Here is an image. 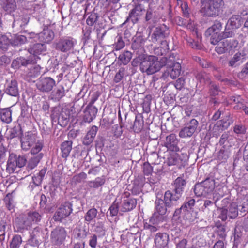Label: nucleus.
I'll return each instance as SVG.
<instances>
[{"instance_id":"ddd939ff","label":"nucleus","mask_w":248,"mask_h":248,"mask_svg":"<svg viewBox=\"0 0 248 248\" xmlns=\"http://www.w3.org/2000/svg\"><path fill=\"white\" fill-rule=\"evenodd\" d=\"M39 59L38 56L33 55H30L27 58L19 57L12 61L11 66L14 69H19L21 66L27 67L29 65L35 64Z\"/></svg>"},{"instance_id":"f257e3e1","label":"nucleus","mask_w":248,"mask_h":248,"mask_svg":"<svg viewBox=\"0 0 248 248\" xmlns=\"http://www.w3.org/2000/svg\"><path fill=\"white\" fill-rule=\"evenodd\" d=\"M167 62V57H163L159 61L155 56L141 54L132 60L131 64L133 67L139 65L142 73L149 75L159 71L162 67L165 66Z\"/></svg>"},{"instance_id":"338daca9","label":"nucleus","mask_w":248,"mask_h":248,"mask_svg":"<svg viewBox=\"0 0 248 248\" xmlns=\"http://www.w3.org/2000/svg\"><path fill=\"white\" fill-rule=\"evenodd\" d=\"M87 178L86 174L82 172L80 173L74 175L72 178V181L75 183H81L82 180L85 179Z\"/></svg>"},{"instance_id":"603ef678","label":"nucleus","mask_w":248,"mask_h":248,"mask_svg":"<svg viewBox=\"0 0 248 248\" xmlns=\"http://www.w3.org/2000/svg\"><path fill=\"white\" fill-rule=\"evenodd\" d=\"M198 126L199 122L196 119L194 118L186 122L185 124V126L191 130L193 132H195L197 131Z\"/></svg>"},{"instance_id":"f8f14e48","label":"nucleus","mask_w":248,"mask_h":248,"mask_svg":"<svg viewBox=\"0 0 248 248\" xmlns=\"http://www.w3.org/2000/svg\"><path fill=\"white\" fill-rule=\"evenodd\" d=\"M55 85V80L50 77H40L36 84L40 92L46 93L51 91Z\"/></svg>"},{"instance_id":"f704fd0d","label":"nucleus","mask_w":248,"mask_h":248,"mask_svg":"<svg viewBox=\"0 0 248 248\" xmlns=\"http://www.w3.org/2000/svg\"><path fill=\"white\" fill-rule=\"evenodd\" d=\"M137 205L135 199H124L122 203L121 210L123 212H128L133 210Z\"/></svg>"},{"instance_id":"a878e982","label":"nucleus","mask_w":248,"mask_h":248,"mask_svg":"<svg viewBox=\"0 0 248 248\" xmlns=\"http://www.w3.org/2000/svg\"><path fill=\"white\" fill-rule=\"evenodd\" d=\"M97 111L98 109L95 107L87 106L83 111V121L85 123H90L96 117Z\"/></svg>"},{"instance_id":"6ab92c4d","label":"nucleus","mask_w":248,"mask_h":248,"mask_svg":"<svg viewBox=\"0 0 248 248\" xmlns=\"http://www.w3.org/2000/svg\"><path fill=\"white\" fill-rule=\"evenodd\" d=\"M55 36L54 32L48 26H45L43 31L37 34L39 41L44 44L50 43L54 39Z\"/></svg>"},{"instance_id":"423d86ee","label":"nucleus","mask_w":248,"mask_h":248,"mask_svg":"<svg viewBox=\"0 0 248 248\" xmlns=\"http://www.w3.org/2000/svg\"><path fill=\"white\" fill-rule=\"evenodd\" d=\"M169 28L165 25L162 24L156 27L151 36V40L154 43H168L167 39L170 34Z\"/></svg>"},{"instance_id":"c03bdc74","label":"nucleus","mask_w":248,"mask_h":248,"mask_svg":"<svg viewBox=\"0 0 248 248\" xmlns=\"http://www.w3.org/2000/svg\"><path fill=\"white\" fill-rule=\"evenodd\" d=\"M228 216L231 219H234L238 214L237 205L235 203H232L228 207Z\"/></svg>"},{"instance_id":"b1692460","label":"nucleus","mask_w":248,"mask_h":248,"mask_svg":"<svg viewBox=\"0 0 248 248\" xmlns=\"http://www.w3.org/2000/svg\"><path fill=\"white\" fill-rule=\"evenodd\" d=\"M186 184V183L185 179L182 177H177L172 184L173 187L172 191L182 197L184 192Z\"/></svg>"},{"instance_id":"2eb2a0df","label":"nucleus","mask_w":248,"mask_h":248,"mask_svg":"<svg viewBox=\"0 0 248 248\" xmlns=\"http://www.w3.org/2000/svg\"><path fill=\"white\" fill-rule=\"evenodd\" d=\"M238 42L237 40L233 39L232 41L222 40L215 47V51L219 54H223L228 51L232 48L237 46Z\"/></svg>"},{"instance_id":"e2e57ef3","label":"nucleus","mask_w":248,"mask_h":248,"mask_svg":"<svg viewBox=\"0 0 248 248\" xmlns=\"http://www.w3.org/2000/svg\"><path fill=\"white\" fill-rule=\"evenodd\" d=\"M183 15L184 17L189 18L190 15V9L186 2H183L181 5Z\"/></svg>"},{"instance_id":"774afa93","label":"nucleus","mask_w":248,"mask_h":248,"mask_svg":"<svg viewBox=\"0 0 248 248\" xmlns=\"http://www.w3.org/2000/svg\"><path fill=\"white\" fill-rule=\"evenodd\" d=\"M238 76L241 79L248 77V62L245 64L241 71L238 73Z\"/></svg>"},{"instance_id":"de8ad7c7","label":"nucleus","mask_w":248,"mask_h":248,"mask_svg":"<svg viewBox=\"0 0 248 248\" xmlns=\"http://www.w3.org/2000/svg\"><path fill=\"white\" fill-rule=\"evenodd\" d=\"M208 89V93L212 96H215L218 94L220 92L219 87L212 81L210 84L207 86Z\"/></svg>"},{"instance_id":"a211bd4d","label":"nucleus","mask_w":248,"mask_h":248,"mask_svg":"<svg viewBox=\"0 0 248 248\" xmlns=\"http://www.w3.org/2000/svg\"><path fill=\"white\" fill-rule=\"evenodd\" d=\"M248 59V55L244 51L238 52L228 60V66L236 68L245 62Z\"/></svg>"},{"instance_id":"9b49d317","label":"nucleus","mask_w":248,"mask_h":248,"mask_svg":"<svg viewBox=\"0 0 248 248\" xmlns=\"http://www.w3.org/2000/svg\"><path fill=\"white\" fill-rule=\"evenodd\" d=\"M66 236L67 232L64 228L57 226L51 232V242L55 245L60 246L64 243Z\"/></svg>"},{"instance_id":"79ce46f5","label":"nucleus","mask_w":248,"mask_h":248,"mask_svg":"<svg viewBox=\"0 0 248 248\" xmlns=\"http://www.w3.org/2000/svg\"><path fill=\"white\" fill-rule=\"evenodd\" d=\"M72 142L70 140L65 141L61 144L62 156L66 158L72 149Z\"/></svg>"},{"instance_id":"4d7b16f0","label":"nucleus","mask_w":248,"mask_h":248,"mask_svg":"<svg viewBox=\"0 0 248 248\" xmlns=\"http://www.w3.org/2000/svg\"><path fill=\"white\" fill-rule=\"evenodd\" d=\"M22 243V238L20 235H16L13 237L10 245V248H18Z\"/></svg>"},{"instance_id":"1a4fd4ad","label":"nucleus","mask_w":248,"mask_h":248,"mask_svg":"<svg viewBox=\"0 0 248 248\" xmlns=\"http://www.w3.org/2000/svg\"><path fill=\"white\" fill-rule=\"evenodd\" d=\"M52 124L57 123L62 127L66 126L69 121V115L66 110L62 109L60 111L57 108L53 109L51 115Z\"/></svg>"},{"instance_id":"412c9836","label":"nucleus","mask_w":248,"mask_h":248,"mask_svg":"<svg viewBox=\"0 0 248 248\" xmlns=\"http://www.w3.org/2000/svg\"><path fill=\"white\" fill-rule=\"evenodd\" d=\"M19 90L18 83L16 79L7 81L4 89L5 93L11 96L18 98L19 95Z\"/></svg>"},{"instance_id":"09e8293b","label":"nucleus","mask_w":248,"mask_h":248,"mask_svg":"<svg viewBox=\"0 0 248 248\" xmlns=\"http://www.w3.org/2000/svg\"><path fill=\"white\" fill-rule=\"evenodd\" d=\"M10 45V40L3 34H0V49L5 51L7 50L8 47Z\"/></svg>"},{"instance_id":"ea45409f","label":"nucleus","mask_w":248,"mask_h":248,"mask_svg":"<svg viewBox=\"0 0 248 248\" xmlns=\"http://www.w3.org/2000/svg\"><path fill=\"white\" fill-rule=\"evenodd\" d=\"M0 115L2 122L8 124L12 121V110L10 108L1 109Z\"/></svg>"},{"instance_id":"7c9ffc66","label":"nucleus","mask_w":248,"mask_h":248,"mask_svg":"<svg viewBox=\"0 0 248 248\" xmlns=\"http://www.w3.org/2000/svg\"><path fill=\"white\" fill-rule=\"evenodd\" d=\"M197 202L199 204L203 205L201 207V210L207 215H210L214 208V203L212 201L208 200H198Z\"/></svg>"},{"instance_id":"20e7f679","label":"nucleus","mask_w":248,"mask_h":248,"mask_svg":"<svg viewBox=\"0 0 248 248\" xmlns=\"http://www.w3.org/2000/svg\"><path fill=\"white\" fill-rule=\"evenodd\" d=\"M215 187V180L208 177L201 183L196 184L194 188L195 194L198 196H206L211 194Z\"/></svg>"},{"instance_id":"58836bf2","label":"nucleus","mask_w":248,"mask_h":248,"mask_svg":"<svg viewBox=\"0 0 248 248\" xmlns=\"http://www.w3.org/2000/svg\"><path fill=\"white\" fill-rule=\"evenodd\" d=\"M44 154L42 153H39V154L34 155L32 157L29 161L27 168L28 170H31L36 167L40 162L41 159L42 158Z\"/></svg>"},{"instance_id":"cd10ccee","label":"nucleus","mask_w":248,"mask_h":248,"mask_svg":"<svg viewBox=\"0 0 248 248\" xmlns=\"http://www.w3.org/2000/svg\"><path fill=\"white\" fill-rule=\"evenodd\" d=\"M169 242V235L166 233H158L155 238V243L158 248H163Z\"/></svg>"},{"instance_id":"052dcab7","label":"nucleus","mask_w":248,"mask_h":248,"mask_svg":"<svg viewBox=\"0 0 248 248\" xmlns=\"http://www.w3.org/2000/svg\"><path fill=\"white\" fill-rule=\"evenodd\" d=\"M31 235L40 240H42L44 238L43 230L39 227H35Z\"/></svg>"},{"instance_id":"e433bc0d","label":"nucleus","mask_w":248,"mask_h":248,"mask_svg":"<svg viewBox=\"0 0 248 248\" xmlns=\"http://www.w3.org/2000/svg\"><path fill=\"white\" fill-rule=\"evenodd\" d=\"M222 29V24L219 20H216L212 26L208 28L205 32L206 36H210L212 33H218Z\"/></svg>"},{"instance_id":"864d4df0","label":"nucleus","mask_w":248,"mask_h":248,"mask_svg":"<svg viewBox=\"0 0 248 248\" xmlns=\"http://www.w3.org/2000/svg\"><path fill=\"white\" fill-rule=\"evenodd\" d=\"M161 46H159L154 50V54L162 56L165 54L169 49L168 43L160 44Z\"/></svg>"},{"instance_id":"c9c22d12","label":"nucleus","mask_w":248,"mask_h":248,"mask_svg":"<svg viewBox=\"0 0 248 248\" xmlns=\"http://www.w3.org/2000/svg\"><path fill=\"white\" fill-rule=\"evenodd\" d=\"M9 40L10 45L15 47L20 46L27 41V37L25 36L17 34L12 37Z\"/></svg>"},{"instance_id":"4be33fe9","label":"nucleus","mask_w":248,"mask_h":248,"mask_svg":"<svg viewBox=\"0 0 248 248\" xmlns=\"http://www.w3.org/2000/svg\"><path fill=\"white\" fill-rule=\"evenodd\" d=\"M36 140V136L31 132H28L26 133L25 136L21 139V147L24 150H28L34 144Z\"/></svg>"},{"instance_id":"39448f33","label":"nucleus","mask_w":248,"mask_h":248,"mask_svg":"<svg viewBox=\"0 0 248 248\" xmlns=\"http://www.w3.org/2000/svg\"><path fill=\"white\" fill-rule=\"evenodd\" d=\"M75 44V41L72 37L64 36L56 39L52 46L58 51L68 53L74 49Z\"/></svg>"},{"instance_id":"2f4dec72","label":"nucleus","mask_w":248,"mask_h":248,"mask_svg":"<svg viewBox=\"0 0 248 248\" xmlns=\"http://www.w3.org/2000/svg\"><path fill=\"white\" fill-rule=\"evenodd\" d=\"M98 127L94 125L93 126L83 138V144L86 146L91 145L96 135Z\"/></svg>"},{"instance_id":"a18cd8bd","label":"nucleus","mask_w":248,"mask_h":248,"mask_svg":"<svg viewBox=\"0 0 248 248\" xmlns=\"http://www.w3.org/2000/svg\"><path fill=\"white\" fill-rule=\"evenodd\" d=\"M179 154L173 153L170 155L168 158L167 164L169 166L177 165L180 168V162L179 160Z\"/></svg>"},{"instance_id":"69168bd1","label":"nucleus","mask_w":248,"mask_h":248,"mask_svg":"<svg viewBox=\"0 0 248 248\" xmlns=\"http://www.w3.org/2000/svg\"><path fill=\"white\" fill-rule=\"evenodd\" d=\"M98 18V16L97 13H91L87 19L86 23L89 26H93L97 21Z\"/></svg>"},{"instance_id":"c85d7f7f","label":"nucleus","mask_w":248,"mask_h":248,"mask_svg":"<svg viewBox=\"0 0 248 248\" xmlns=\"http://www.w3.org/2000/svg\"><path fill=\"white\" fill-rule=\"evenodd\" d=\"M46 45L43 43H36L28 49V52L30 55L38 56V55L41 54L46 51Z\"/></svg>"},{"instance_id":"49530a36","label":"nucleus","mask_w":248,"mask_h":248,"mask_svg":"<svg viewBox=\"0 0 248 248\" xmlns=\"http://www.w3.org/2000/svg\"><path fill=\"white\" fill-rule=\"evenodd\" d=\"M143 126V121L138 119L136 116L134 124L130 127L131 129H133L136 133H139L141 131Z\"/></svg>"},{"instance_id":"13d9d810","label":"nucleus","mask_w":248,"mask_h":248,"mask_svg":"<svg viewBox=\"0 0 248 248\" xmlns=\"http://www.w3.org/2000/svg\"><path fill=\"white\" fill-rule=\"evenodd\" d=\"M28 215L30 217V219L32 223H37L40 221L42 217L41 215L37 212H29Z\"/></svg>"},{"instance_id":"6e6552de","label":"nucleus","mask_w":248,"mask_h":248,"mask_svg":"<svg viewBox=\"0 0 248 248\" xmlns=\"http://www.w3.org/2000/svg\"><path fill=\"white\" fill-rule=\"evenodd\" d=\"M145 12V8L142 4L140 3L135 4L134 7L130 11L128 17L123 25L129 22H131L133 24L139 23Z\"/></svg>"},{"instance_id":"f03ea898","label":"nucleus","mask_w":248,"mask_h":248,"mask_svg":"<svg viewBox=\"0 0 248 248\" xmlns=\"http://www.w3.org/2000/svg\"><path fill=\"white\" fill-rule=\"evenodd\" d=\"M200 13L203 17H216L220 15L224 9L223 0H201Z\"/></svg>"},{"instance_id":"bf43d9fd","label":"nucleus","mask_w":248,"mask_h":248,"mask_svg":"<svg viewBox=\"0 0 248 248\" xmlns=\"http://www.w3.org/2000/svg\"><path fill=\"white\" fill-rule=\"evenodd\" d=\"M210 36H211L210 42L214 45L218 44L223 40L220 33H212Z\"/></svg>"},{"instance_id":"4468645a","label":"nucleus","mask_w":248,"mask_h":248,"mask_svg":"<svg viewBox=\"0 0 248 248\" xmlns=\"http://www.w3.org/2000/svg\"><path fill=\"white\" fill-rule=\"evenodd\" d=\"M144 21L147 24H155L158 22L161 18L155 6L149 5L147 9H145Z\"/></svg>"},{"instance_id":"0e129e2a","label":"nucleus","mask_w":248,"mask_h":248,"mask_svg":"<svg viewBox=\"0 0 248 248\" xmlns=\"http://www.w3.org/2000/svg\"><path fill=\"white\" fill-rule=\"evenodd\" d=\"M129 230L131 232L127 234V238L130 240H136V238L135 235L139 232V228L137 227H136L135 225H132V226H130Z\"/></svg>"},{"instance_id":"9d476101","label":"nucleus","mask_w":248,"mask_h":248,"mask_svg":"<svg viewBox=\"0 0 248 248\" xmlns=\"http://www.w3.org/2000/svg\"><path fill=\"white\" fill-rule=\"evenodd\" d=\"M73 210V204L69 202H65L62 203L53 218L55 221L61 222L63 219L69 216Z\"/></svg>"},{"instance_id":"6e6d98bb","label":"nucleus","mask_w":248,"mask_h":248,"mask_svg":"<svg viewBox=\"0 0 248 248\" xmlns=\"http://www.w3.org/2000/svg\"><path fill=\"white\" fill-rule=\"evenodd\" d=\"M194 133L186 126H184L180 130L179 136L181 138H186L191 137Z\"/></svg>"},{"instance_id":"f3484780","label":"nucleus","mask_w":248,"mask_h":248,"mask_svg":"<svg viewBox=\"0 0 248 248\" xmlns=\"http://www.w3.org/2000/svg\"><path fill=\"white\" fill-rule=\"evenodd\" d=\"M90 234L89 228L85 224L79 223L73 230V237L77 240H83Z\"/></svg>"},{"instance_id":"a19ab883","label":"nucleus","mask_w":248,"mask_h":248,"mask_svg":"<svg viewBox=\"0 0 248 248\" xmlns=\"http://www.w3.org/2000/svg\"><path fill=\"white\" fill-rule=\"evenodd\" d=\"M106 182V179L104 176L97 177L93 181H88V186L91 188H98L104 185Z\"/></svg>"},{"instance_id":"c756f323","label":"nucleus","mask_w":248,"mask_h":248,"mask_svg":"<svg viewBox=\"0 0 248 248\" xmlns=\"http://www.w3.org/2000/svg\"><path fill=\"white\" fill-rule=\"evenodd\" d=\"M65 89L63 86H59L53 90L48 96L50 100L54 101H59L65 96Z\"/></svg>"},{"instance_id":"bb28decb","label":"nucleus","mask_w":248,"mask_h":248,"mask_svg":"<svg viewBox=\"0 0 248 248\" xmlns=\"http://www.w3.org/2000/svg\"><path fill=\"white\" fill-rule=\"evenodd\" d=\"M0 5L6 13L11 14L17 8L15 0H0Z\"/></svg>"},{"instance_id":"5fc2aeb1","label":"nucleus","mask_w":248,"mask_h":248,"mask_svg":"<svg viewBox=\"0 0 248 248\" xmlns=\"http://www.w3.org/2000/svg\"><path fill=\"white\" fill-rule=\"evenodd\" d=\"M216 227L217 228V232L219 238L225 239L226 236V228L224 225H222L219 222H217Z\"/></svg>"},{"instance_id":"aec40b11","label":"nucleus","mask_w":248,"mask_h":248,"mask_svg":"<svg viewBox=\"0 0 248 248\" xmlns=\"http://www.w3.org/2000/svg\"><path fill=\"white\" fill-rule=\"evenodd\" d=\"M164 146L168 150L172 152H177L179 150L178 146L179 140L175 134L171 133L166 136Z\"/></svg>"},{"instance_id":"dca6fc26","label":"nucleus","mask_w":248,"mask_h":248,"mask_svg":"<svg viewBox=\"0 0 248 248\" xmlns=\"http://www.w3.org/2000/svg\"><path fill=\"white\" fill-rule=\"evenodd\" d=\"M181 197L172 191L168 190L165 191L163 200L167 206L172 210L177 206L179 203V200Z\"/></svg>"},{"instance_id":"5701e85b","label":"nucleus","mask_w":248,"mask_h":248,"mask_svg":"<svg viewBox=\"0 0 248 248\" xmlns=\"http://www.w3.org/2000/svg\"><path fill=\"white\" fill-rule=\"evenodd\" d=\"M170 58H167V62L165 66L169 67L170 73V78L175 79L178 78L181 72V66L179 62H171Z\"/></svg>"},{"instance_id":"7ed1b4c3","label":"nucleus","mask_w":248,"mask_h":248,"mask_svg":"<svg viewBox=\"0 0 248 248\" xmlns=\"http://www.w3.org/2000/svg\"><path fill=\"white\" fill-rule=\"evenodd\" d=\"M172 210L170 207L167 206L161 198H156L155 202V212L151 217L149 222L153 224H160L166 219V214L170 212Z\"/></svg>"},{"instance_id":"393cba45","label":"nucleus","mask_w":248,"mask_h":248,"mask_svg":"<svg viewBox=\"0 0 248 248\" xmlns=\"http://www.w3.org/2000/svg\"><path fill=\"white\" fill-rule=\"evenodd\" d=\"M244 19L238 15H233L228 20L226 26L232 30L240 28L244 23Z\"/></svg>"},{"instance_id":"8fccbe9b","label":"nucleus","mask_w":248,"mask_h":248,"mask_svg":"<svg viewBox=\"0 0 248 248\" xmlns=\"http://www.w3.org/2000/svg\"><path fill=\"white\" fill-rule=\"evenodd\" d=\"M132 57V54L130 52L125 51L119 55L118 59L124 65H126L130 61Z\"/></svg>"},{"instance_id":"72a5a7b5","label":"nucleus","mask_w":248,"mask_h":248,"mask_svg":"<svg viewBox=\"0 0 248 248\" xmlns=\"http://www.w3.org/2000/svg\"><path fill=\"white\" fill-rule=\"evenodd\" d=\"M195 78L198 81L200 85L202 86L207 85L208 86L213 81L211 80L210 76L204 72H198L195 75Z\"/></svg>"},{"instance_id":"680f3d73","label":"nucleus","mask_w":248,"mask_h":248,"mask_svg":"<svg viewBox=\"0 0 248 248\" xmlns=\"http://www.w3.org/2000/svg\"><path fill=\"white\" fill-rule=\"evenodd\" d=\"M217 157L222 162H225L229 157L228 152L223 149H220L218 153Z\"/></svg>"},{"instance_id":"4c0bfd02","label":"nucleus","mask_w":248,"mask_h":248,"mask_svg":"<svg viewBox=\"0 0 248 248\" xmlns=\"http://www.w3.org/2000/svg\"><path fill=\"white\" fill-rule=\"evenodd\" d=\"M9 132V134L8 136V139H12L14 138H18L20 140L22 139L23 131L19 124L11 128Z\"/></svg>"},{"instance_id":"37998d69","label":"nucleus","mask_w":248,"mask_h":248,"mask_svg":"<svg viewBox=\"0 0 248 248\" xmlns=\"http://www.w3.org/2000/svg\"><path fill=\"white\" fill-rule=\"evenodd\" d=\"M30 20V17L27 15L20 16L16 19H15L13 22V26H19L22 28L27 25Z\"/></svg>"},{"instance_id":"0eeeda50","label":"nucleus","mask_w":248,"mask_h":248,"mask_svg":"<svg viewBox=\"0 0 248 248\" xmlns=\"http://www.w3.org/2000/svg\"><path fill=\"white\" fill-rule=\"evenodd\" d=\"M27 163V159L24 155H17L15 153L9 154V158L7 164V170L11 172H13L17 167L22 168Z\"/></svg>"},{"instance_id":"473e14b6","label":"nucleus","mask_w":248,"mask_h":248,"mask_svg":"<svg viewBox=\"0 0 248 248\" xmlns=\"http://www.w3.org/2000/svg\"><path fill=\"white\" fill-rule=\"evenodd\" d=\"M144 40L141 36L136 37L132 43L131 48L137 53L142 54L144 51Z\"/></svg>"},{"instance_id":"3c124183","label":"nucleus","mask_w":248,"mask_h":248,"mask_svg":"<svg viewBox=\"0 0 248 248\" xmlns=\"http://www.w3.org/2000/svg\"><path fill=\"white\" fill-rule=\"evenodd\" d=\"M97 213L98 211L95 208H92L89 209L84 216L85 220L90 222L96 217Z\"/></svg>"}]
</instances>
